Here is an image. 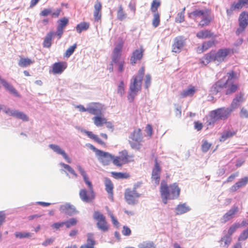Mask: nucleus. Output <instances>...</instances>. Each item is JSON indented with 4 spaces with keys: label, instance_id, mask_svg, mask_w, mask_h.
I'll list each match as a JSON object with an SVG mask.
<instances>
[{
    "label": "nucleus",
    "instance_id": "51",
    "mask_svg": "<svg viewBox=\"0 0 248 248\" xmlns=\"http://www.w3.org/2000/svg\"><path fill=\"white\" fill-rule=\"evenodd\" d=\"M117 93L122 96L124 93V84L123 81H121L118 86Z\"/></svg>",
    "mask_w": 248,
    "mask_h": 248
},
{
    "label": "nucleus",
    "instance_id": "58",
    "mask_svg": "<svg viewBox=\"0 0 248 248\" xmlns=\"http://www.w3.org/2000/svg\"><path fill=\"white\" fill-rule=\"evenodd\" d=\"M248 238V229L244 231L240 235L238 240L243 241Z\"/></svg>",
    "mask_w": 248,
    "mask_h": 248
},
{
    "label": "nucleus",
    "instance_id": "28",
    "mask_svg": "<svg viewBox=\"0 0 248 248\" xmlns=\"http://www.w3.org/2000/svg\"><path fill=\"white\" fill-rule=\"evenodd\" d=\"M190 210V207L186 203L179 204L175 208L176 213L177 215H181L186 213Z\"/></svg>",
    "mask_w": 248,
    "mask_h": 248
},
{
    "label": "nucleus",
    "instance_id": "18",
    "mask_svg": "<svg viewBox=\"0 0 248 248\" xmlns=\"http://www.w3.org/2000/svg\"><path fill=\"white\" fill-rule=\"evenodd\" d=\"M210 14V11L207 9H196L194 11L189 14L188 16L190 18H194L196 17L202 18L203 16H205L207 15Z\"/></svg>",
    "mask_w": 248,
    "mask_h": 248
},
{
    "label": "nucleus",
    "instance_id": "45",
    "mask_svg": "<svg viewBox=\"0 0 248 248\" xmlns=\"http://www.w3.org/2000/svg\"><path fill=\"white\" fill-rule=\"evenodd\" d=\"M63 225H65L67 228L75 226L77 223V220L75 218H71L69 219L63 221Z\"/></svg>",
    "mask_w": 248,
    "mask_h": 248
},
{
    "label": "nucleus",
    "instance_id": "31",
    "mask_svg": "<svg viewBox=\"0 0 248 248\" xmlns=\"http://www.w3.org/2000/svg\"><path fill=\"white\" fill-rule=\"evenodd\" d=\"M106 190L110 195V198L112 199L113 185L110 179L106 178L105 179Z\"/></svg>",
    "mask_w": 248,
    "mask_h": 248
},
{
    "label": "nucleus",
    "instance_id": "60",
    "mask_svg": "<svg viewBox=\"0 0 248 248\" xmlns=\"http://www.w3.org/2000/svg\"><path fill=\"white\" fill-rule=\"evenodd\" d=\"M81 131L85 134H86L90 138L95 140V139L97 138V136L93 134V133L91 131H88L85 130H81Z\"/></svg>",
    "mask_w": 248,
    "mask_h": 248
},
{
    "label": "nucleus",
    "instance_id": "56",
    "mask_svg": "<svg viewBox=\"0 0 248 248\" xmlns=\"http://www.w3.org/2000/svg\"><path fill=\"white\" fill-rule=\"evenodd\" d=\"M87 243L92 245L93 244V247L95 244V241L93 238V234L92 233H89L87 234Z\"/></svg>",
    "mask_w": 248,
    "mask_h": 248
},
{
    "label": "nucleus",
    "instance_id": "1",
    "mask_svg": "<svg viewBox=\"0 0 248 248\" xmlns=\"http://www.w3.org/2000/svg\"><path fill=\"white\" fill-rule=\"evenodd\" d=\"M160 191L162 202L166 204L168 200H173L178 197L180 189L176 183L168 186L166 182L163 180L161 182Z\"/></svg>",
    "mask_w": 248,
    "mask_h": 248
},
{
    "label": "nucleus",
    "instance_id": "64",
    "mask_svg": "<svg viewBox=\"0 0 248 248\" xmlns=\"http://www.w3.org/2000/svg\"><path fill=\"white\" fill-rule=\"evenodd\" d=\"M131 230L130 228L127 227L126 226H124L123 227V229L122 230V233L125 236H129L131 234Z\"/></svg>",
    "mask_w": 248,
    "mask_h": 248
},
{
    "label": "nucleus",
    "instance_id": "40",
    "mask_svg": "<svg viewBox=\"0 0 248 248\" xmlns=\"http://www.w3.org/2000/svg\"><path fill=\"white\" fill-rule=\"evenodd\" d=\"M153 19L152 20V25L154 27H157L160 22V15L158 12L153 13Z\"/></svg>",
    "mask_w": 248,
    "mask_h": 248
},
{
    "label": "nucleus",
    "instance_id": "4",
    "mask_svg": "<svg viewBox=\"0 0 248 248\" xmlns=\"http://www.w3.org/2000/svg\"><path fill=\"white\" fill-rule=\"evenodd\" d=\"M93 218L96 221L97 228L103 232H107L109 229V225L106 221V217L100 212L95 211Z\"/></svg>",
    "mask_w": 248,
    "mask_h": 248
},
{
    "label": "nucleus",
    "instance_id": "17",
    "mask_svg": "<svg viewBox=\"0 0 248 248\" xmlns=\"http://www.w3.org/2000/svg\"><path fill=\"white\" fill-rule=\"evenodd\" d=\"M48 146L56 154L62 155L67 161V162L68 163H71V158L68 156L64 150L62 149L59 145L54 144H50L48 145Z\"/></svg>",
    "mask_w": 248,
    "mask_h": 248
},
{
    "label": "nucleus",
    "instance_id": "5",
    "mask_svg": "<svg viewBox=\"0 0 248 248\" xmlns=\"http://www.w3.org/2000/svg\"><path fill=\"white\" fill-rule=\"evenodd\" d=\"M228 78L226 82L223 84L224 88H227L226 93L229 94L234 93L237 89V85L234 84L235 79L234 73L233 72L227 74Z\"/></svg>",
    "mask_w": 248,
    "mask_h": 248
},
{
    "label": "nucleus",
    "instance_id": "42",
    "mask_svg": "<svg viewBox=\"0 0 248 248\" xmlns=\"http://www.w3.org/2000/svg\"><path fill=\"white\" fill-rule=\"evenodd\" d=\"M127 15L123 10L122 5H120L117 11V18L122 21L126 18Z\"/></svg>",
    "mask_w": 248,
    "mask_h": 248
},
{
    "label": "nucleus",
    "instance_id": "37",
    "mask_svg": "<svg viewBox=\"0 0 248 248\" xmlns=\"http://www.w3.org/2000/svg\"><path fill=\"white\" fill-rule=\"evenodd\" d=\"M139 248H156L155 245L152 241H143L138 245Z\"/></svg>",
    "mask_w": 248,
    "mask_h": 248
},
{
    "label": "nucleus",
    "instance_id": "12",
    "mask_svg": "<svg viewBox=\"0 0 248 248\" xmlns=\"http://www.w3.org/2000/svg\"><path fill=\"white\" fill-rule=\"evenodd\" d=\"M98 154L96 156L98 159L103 164V165H108L113 159V156L108 152L103 151H98Z\"/></svg>",
    "mask_w": 248,
    "mask_h": 248
},
{
    "label": "nucleus",
    "instance_id": "13",
    "mask_svg": "<svg viewBox=\"0 0 248 248\" xmlns=\"http://www.w3.org/2000/svg\"><path fill=\"white\" fill-rule=\"evenodd\" d=\"M238 211V207L236 206H232L220 218V221L222 223H225L234 217L235 214Z\"/></svg>",
    "mask_w": 248,
    "mask_h": 248
},
{
    "label": "nucleus",
    "instance_id": "21",
    "mask_svg": "<svg viewBox=\"0 0 248 248\" xmlns=\"http://www.w3.org/2000/svg\"><path fill=\"white\" fill-rule=\"evenodd\" d=\"M248 183V177L245 176L240 179L234 185L231 187V191L234 192L238 189L244 187Z\"/></svg>",
    "mask_w": 248,
    "mask_h": 248
},
{
    "label": "nucleus",
    "instance_id": "63",
    "mask_svg": "<svg viewBox=\"0 0 248 248\" xmlns=\"http://www.w3.org/2000/svg\"><path fill=\"white\" fill-rule=\"evenodd\" d=\"M118 67V71L120 72H123L124 70V60H121L120 61L118 62L117 63H116Z\"/></svg>",
    "mask_w": 248,
    "mask_h": 248
},
{
    "label": "nucleus",
    "instance_id": "27",
    "mask_svg": "<svg viewBox=\"0 0 248 248\" xmlns=\"http://www.w3.org/2000/svg\"><path fill=\"white\" fill-rule=\"evenodd\" d=\"M119 157H120V158L122 160V162L125 164L132 161V159L133 158V155H128L126 150H124L120 153Z\"/></svg>",
    "mask_w": 248,
    "mask_h": 248
},
{
    "label": "nucleus",
    "instance_id": "29",
    "mask_svg": "<svg viewBox=\"0 0 248 248\" xmlns=\"http://www.w3.org/2000/svg\"><path fill=\"white\" fill-rule=\"evenodd\" d=\"M238 20L239 25L247 27L248 25V13L246 12H242L239 16Z\"/></svg>",
    "mask_w": 248,
    "mask_h": 248
},
{
    "label": "nucleus",
    "instance_id": "30",
    "mask_svg": "<svg viewBox=\"0 0 248 248\" xmlns=\"http://www.w3.org/2000/svg\"><path fill=\"white\" fill-rule=\"evenodd\" d=\"M235 134L236 132L234 131L225 130L222 132L219 140L221 142H224L228 139L233 136Z\"/></svg>",
    "mask_w": 248,
    "mask_h": 248
},
{
    "label": "nucleus",
    "instance_id": "24",
    "mask_svg": "<svg viewBox=\"0 0 248 248\" xmlns=\"http://www.w3.org/2000/svg\"><path fill=\"white\" fill-rule=\"evenodd\" d=\"M196 91V90L194 86H189L187 88L183 90L180 95L183 98L192 96L195 93Z\"/></svg>",
    "mask_w": 248,
    "mask_h": 248
},
{
    "label": "nucleus",
    "instance_id": "2",
    "mask_svg": "<svg viewBox=\"0 0 248 248\" xmlns=\"http://www.w3.org/2000/svg\"><path fill=\"white\" fill-rule=\"evenodd\" d=\"M144 68L142 67L138 71L137 75L133 77L131 80L129 87V92L128 95V99L130 102H132L137 93L140 90L143 76L144 75Z\"/></svg>",
    "mask_w": 248,
    "mask_h": 248
},
{
    "label": "nucleus",
    "instance_id": "14",
    "mask_svg": "<svg viewBox=\"0 0 248 248\" xmlns=\"http://www.w3.org/2000/svg\"><path fill=\"white\" fill-rule=\"evenodd\" d=\"M160 172L161 168L156 160L155 167L152 170L151 177L152 182L154 183L155 186H157L159 184Z\"/></svg>",
    "mask_w": 248,
    "mask_h": 248
},
{
    "label": "nucleus",
    "instance_id": "59",
    "mask_svg": "<svg viewBox=\"0 0 248 248\" xmlns=\"http://www.w3.org/2000/svg\"><path fill=\"white\" fill-rule=\"evenodd\" d=\"M211 144L208 142L207 141H204L202 145V150L203 152H206L209 149Z\"/></svg>",
    "mask_w": 248,
    "mask_h": 248
},
{
    "label": "nucleus",
    "instance_id": "8",
    "mask_svg": "<svg viewBox=\"0 0 248 248\" xmlns=\"http://www.w3.org/2000/svg\"><path fill=\"white\" fill-rule=\"evenodd\" d=\"M87 112L95 115H101L104 110V106L99 103H91L87 106Z\"/></svg>",
    "mask_w": 248,
    "mask_h": 248
},
{
    "label": "nucleus",
    "instance_id": "43",
    "mask_svg": "<svg viewBox=\"0 0 248 248\" xmlns=\"http://www.w3.org/2000/svg\"><path fill=\"white\" fill-rule=\"evenodd\" d=\"M223 87H224L223 85H222L219 82H217L213 85L211 88V91L213 94H216L217 93L220 91L221 89Z\"/></svg>",
    "mask_w": 248,
    "mask_h": 248
},
{
    "label": "nucleus",
    "instance_id": "36",
    "mask_svg": "<svg viewBox=\"0 0 248 248\" xmlns=\"http://www.w3.org/2000/svg\"><path fill=\"white\" fill-rule=\"evenodd\" d=\"M33 63V61L29 58H21L18 61V65L22 67H25Z\"/></svg>",
    "mask_w": 248,
    "mask_h": 248
},
{
    "label": "nucleus",
    "instance_id": "26",
    "mask_svg": "<svg viewBox=\"0 0 248 248\" xmlns=\"http://www.w3.org/2000/svg\"><path fill=\"white\" fill-rule=\"evenodd\" d=\"M215 44L214 41L210 40L207 42H205L202 44V46H199L197 48V52L198 53H202L203 51L207 50L209 48L213 46Z\"/></svg>",
    "mask_w": 248,
    "mask_h": 248
},
{
    "label": "nucleus",
    "instance_id": "22",
    "mask_svg": "<svg viewBox=\"0 0 248 248\" xmlns=\"http://www.w3.org/2000/svg\"><path fill=\"white\" fill-rule=\"evenodd\" d=\"M66 66L64 62H55L53 65L52 72L55 74H60L66 68Z\"/></svg>",
    "mask_w": 248,
    "mask_h": 248
},
{
    "label": "nucleus",
    "instance_id": "10",
    "mask_svg": "<svg viewBox=\"0 0 248 248\" xmlns=\"http://www.w3.org/2000/svg\"><path fill=\"white\" fill-rule=\"evenodd\" d=\"M231 50L229 48L219 49L217 52L213 53L214 55V62L218 64L223 62L227 56L231 53Z\"/></svg>",
    "mask_w": 248,
    "mask_h": 248
},
{
    "label": "nucleus",
    "instance_id": "61",
    "mask_svg": "<svg viewBox=\"0 0 248 248\" xmlns=\"http://www.w3.org/2000/svg\"><path fill=\"white\" fill-rule=\"evenodd\" d=\"M185 19V16L183 13H179L176 18L175 21L178 23H181L184 21Z\"/></svg>",
    "mask_w": 248,
    "mask_h": 248
},
{
    "label": "nucleus",
    "instance_id": "23",
    "mask_svg": "<svg viewBox=\"0 0 248 248\" xmlns=\"http://www.w3.org/2000/svg\"><path fill=\"white\" fill-rule=\"evenodd\" d=\"M77 167L78 170L80 174L82 176L85 183L88 185L89 189H93V187L92 183L89 181V178L84 170L79 165H77Z\"/></svg>",
    "mask_w": 248,
    "mask_h": 248
},
{
    "label": "nucleus",
    "instance_id": "49",
    "mask_svg": "<svg viewBox=\"0 0 248 248\" xmlns=\"http://www.w3.org/2000/svg\"><path fill=\"white\" fill-rule=\"evenodd\" d=\"M160 5V2L159 0H154L151 4V11L153 13L157 12V8Z\"/></svg>",
    "mask_w": 248,
    "mask_h": 248
},
{
    "label": "nucleus",
    "instance_id": "25",
    "mask_svg": "<svg viewBox=\"0 0 248 248\" xmlns=\"http://www.w3.org/2000/svg\"><path fill=\"white\" fill-rule=\"evenodd\" d=\"M129 138L132 140L135 141L137 142H140L142 141V136L140 129H135L133 132L131 133Z\"/></svg>",
    "mask_w": 248,
    "mask_h": 248
},
{
    "label": "nucleus",
    "instance_id": "7",
    "mask_svg": "<svg viewBox=\"0 0 248 248\" xmlns=\"http://www.w3.org/2000/svg\"><path fill=\"white\" fill-rule=\"evenodd\" d=\"M4 112L9 116L20 119L24 122H28L29 120V118L27 115L18 110L12 109L10 108H4Z\"/></svg>",
    "mask_w": 248,
    "mask_h": 248
},
{
    "label": "nucleus",
    "instance_id": "47",
    "mask_svg": "<svg viewBox=\"0 0 248 248\" xmlns=\"http://www.w3.org/2000/svg\"><path fill=\"white\" fill-rule=\"evenodd\" d=\"M58 22L59 24L57 28L63 30L68 23V19L66 17H63L59 20Z\"/></svg>",
    "mask_w": 248,
    "mask_h": 248
},
{
    "label": "nucleus",
    "instance_id": "62",
    "mask_svg": "<svg viewBox=\"0 0 248 248\" xmlns=\"http://www.w3.org/2000/svg\"><path fill=\"white\" fill-rule=\"evenodd\" d=\"M243 6V5L242 0H238L237 2L234 3L232 4V8L239 9L241 8Z\"/></svg>",
    "mask_w": 248,
    "mask_h": 248
},
{
    "label": "nucleus",
    "instance_id": "38",
    "mask_svg": "<svg viewBox=\"0 0 248 248\" xmlns=\"http://www.w3.org/2000/svg\"><path fill=\"white\" fill-rule=\"evenodd\" d=\"M89 27V24L87 22H81L77 25L76 27V30L79 33H81L82 31H86Z\"/></svg>",
    "mask_w": 248,
    "mask_h": 248
},
{
    "label": "nucleus",
    "instance_id": "41",
    "mask_svg": "<svg viewBox=\"0 0 248 248\" xmlns=\"http://www.w3.org/2000/svg\"><path fill=\"white\" fill-rule=\"evenodd\" d=\"M211 17L209 15H207L205 16L202 18V20L200 22L199 26L201 27H203L208 25L211 22Z\"/></svg>",
    "mask_w": 248,
    "mask_h": 248
},
{
    "label": "nucleus",
    "instance_id": "46",
    "mask_svg": "<svg viewBox=\"0 0 248 248\" xmlns=\"http://www.w3.org/2000/svg\"><path fill=\"white\" fill-rule=\"evenodd\" d=\"M111 173L112 176L116 179L127 178L129 177V175L126 173L112 171Z\"/></svg>",
    "mask_w": 248,
    "mask_h": 248
},
{
    "label": "nucleus",
    "instance_id": "44",
    "mask_svg": "<svg viewBox=\"0 0 248 248\" xmlns=\"http://www.w3.org/2000/svg\"><path fill=\"white\" fill-rule=\"evenodd\" d=\"M15 235L16 238L22 239L24 238H29L31 237L32 234L27 232H16L15 233Z\"/></svg>",
    "mask_w": 248,
    "mask_h": 248
},
{
    "label": "nucleus",
    "instance_id": "15",
    "mask_svg": "<svg viewBox=\"0 0 248 248\" xmlns=\"http://www.w3.org/2000/svg\"><path fill=\"white\" fill-rule=\"evenodd\" d=\"M0 82L2 84L5 89L10 93L14 95L16 97H20V95L19 94L16 90L14 87V86L8 81H7L5 79L1 78L0 76Z\"/></svg>",
    "mask_w": 248,
    "mask_h": 248
},
{
    "label": "nucleus",
    "instance_id": "35",
    "mask_svg": "<svg viewBox=\"0 0 248 248\" xmlns=\"http://www.w3.org/2000/svg\"><path fill=\"white\" fill-rule=\"evenodd\" d=\"M214 55L213 53H209L205 55L202 59L201 63L206 65L211 62H214Z\"/></svg>",
    "mask_w": 248,
    "mask_h": 248
},
{
    "label": "nucleus",
    "instance_id": "9",
    "mask_svg": "<svg viewBox=\"0 0 248 248\" xmlns=\"http://www.w3.org/2000/svg\"><path fill=\"white\" fill-rule=\"evenodd\" d=\"M186 39L182 36L175 37L172 45V51L175 53H180L186 44Z\"/></svg>",
    "mask_w": 248,
    "mask_h": 248
},
{
    "label": "nucleus",
    "instance_id": "33",
    "mask_svg": "<svg viewBox=\"0 0 248 248\" xmlns=\"http://www.w3.org/2000/svg\"><path fill=\"white\" fill-rule=\"evenodd\" d=\"M243 94H239L236 96V97L233 99L232 104L231 108L233 109L235 108H236L243 101Z\"/></svg>",
    "mask_w": 248,
    "mask_h": 248
},
{
    "label": "nucleus",
    "instance_id": "53",
    "mask_svg": "<svg viewBox=\"0 0 248 248\" xmlns=\"http://www.w3.org/2000/svg\"><path fill=\"white\" fill-rule=\"evenodd\" d=\"M239 227L240 224L238 223H235L232 225L228 230V235L231 236Z\"/></svg>",
    "mask_w": 248,
    "mask_h": 248
},
{
    "label": "nucleus",
    "instance_id": "52",
    "mask_svg": "<svg viewBox=\"0 0 248 248\" xmlns=\"http://www.w3.org/2000/svg\"><path fill=\"white\" fill-rule=\"evenodd\" d=\"M121 56V53H116V52H113L112 56V62H113L114 63H117V62H119L121 60L120 59Z\"/></svg>",
    "mask_w": 248,
    "mask_h": 248
},
{
    "label": "nucleus",
    "instance_id": "39",
    "mask_svg": "<svg viewBox=\"0 0 248 248\" xmlns=\"http://www.w3.org/2000/svg\"><path fill=\"white\" fill-rule=\"evenodd\" d=\"M54 33L52 32H50L49 33H48L46 36L43 45L44 47H49L51 45V40L52 38V36L53 35Z\"/></svg>",
    "mask_w": 248,
    "mask_h": 248
},
{
    "label": "nucleus",
    "instance_id": "57",
    "mask_svg": "<svg viewBox=\"0 0 248 248\" xmlns=\"http://www.w3.org/2000/svg\"><path fill=\"white\" fill-rule=\"evenodd\" d=\"M151 83V77L150 75L147 74L145 76L144 84L146 89H148L150 86Z\"/></svg>",
    "mask_w": 248,
    "mask_h": 248
},
{
    "label": "nucleus",
    "instance_id": "3",
    "mask_svg": "<svg viewBox=\"0 0 248 248\" xmlns=\"http://www.w3.org/2000/svg\"><path fill=\"white\" fill-rule=\"evenodd\" d=\"M233 109L231 108H221L211 111L207 117L208 125L214 124L219 120H225L230 115Z\"/></svg>",
    "mask_w": 248,
    "mask_h": 248
},
{
    "label": "nucleus",
    "instance_id": "34",
    "mask_svg": "<svg viewBox=\"0 0 248 248\" xmlns=\"http://www.w3.org/2000/svg\"><path fill=\"white\" fill-rule=\"evenodd\" d=\"M213 33L210 31L205 30L199 31L197 34V37L199 39H205L211 37Z\"/></svg>",
    "mask_w": 248,
    "mask_h": 248
},
{
    "label": "nucleus",
    "instance_id": "48",
    "mask_svg": "<svg viewBox=\"0 0 248 248\" xmlns=\"http://www.w3.org/2000/svg\"><path fill=\"white\" fill-rule=\"evenodd\" d=\"M232 240L231 236L229 235H226L221 239V244L223 245V243H224V247L226 248L230 245Z\"/></svg>",
    "mask_w": 248,
    "mask_h": 248
},
{
    "label": "nucleus",
    "instance_id": "50",
    "mask_svg": "<svg viewBox=\"0 0 248 248\" xmlns=\"http://www.w3.org/2000/svg\"><path fill=\"white\" fill-rule=\"evenodd\" d=\"M76 47V44H75L73 46H70L65 51L64 54L65 56L67 58L69 57L73 53Z\"/></svg>",
    "mask_w": 248,
    "mask_h": 248
},
{
    "label": "nucleus",
    "instance_id": "6",
    "mask_svg": "<svg viewBox=\"0 0 248 248\" xmlns=\"http://www.w3.org/2000/svg\"><path fill=\"white\" fill-rule=\"evenodd\" d=\"M140 195L138 193L135 189L131 190L127 189L125 191L124 198L128 204L134 205L138 202V198Z\"/></svg>",
    "mask_w": 248,
    "mask_h": 248
},
{
    "label": "nucleus",
    "instance_id": "54",
    "mask_svg": "<svg viewBox=\"0 0 248 248\" xmlns=\"http://www.w3.org/2000/svg\"><path fill=\"white\" fill-rule=\"evenodd\" d=\"M123 45H124V43L121 40L116 45V46L115 47V48L114 49L113 52L121 53Z\"/></svg>",
    "mask_w": 248,
    "mask_h": 248
},
{
    "label": "nucleus",
    "instance_id": "55",
    "mask_svg": "<svg viewBox=\"0 0 248 248\" xmlns=\"http://www.w3.org/2000/svg\"><path fill=\"white\" fill-rule=\"evenodd\" d=\"M112 160L113 161V163L117 166L120 167L123 164H124V163L122 162V160L120 158V157L119 156H116V157H114L113 156V159Z\"/></svg>",
    "mask_w": 248,
    "mask_h": 248
},
{
    "label": "nucleus",
    "instance_id": "11",
    "mask_svg": "<svg viewBox=\"0 0 248 248\" xmlns=\"http://www.w3.org/2000/svg\"><path fill=\"white\" fill-rule=\"evenodd\" d=\"M79 197L81 200L85 202H90L92 201L95 197L93 189H81L79 191Z\"/></svg>",
    "mask_w": 248,
    "mask_h": 248
},
{
    "label": "nucleus",
    "instance_id": "32",
    "mask_svg": "<svg viewBox=\"0 0 248 248\" xmlns=\"http://www.w3.org/2000/svg\"><path fill=\"white\" fill-rule=\"evenodd\" d=\"M94 124L97 127L101 126L104 124L106 123L105 118L102 117L101 115H97L92 118Z\"/></svg>",
    "mask_w": 248,
    "mask_h": 248
},
{
    "label": "nucleus",
    "instance_id": "20",
    "mask_svg": "<svg viewBox=\"0 0 248 248\" xmlns=\"http://www.w3.org/2000/svg\"><path fill=\"white\" fill-rule=\"evenodd\" d=\"M102 4L98 0L96 1L94 5L93 17L95 21L98 22L101 18Z\"/></svg>",
    "mask_w": 248,
    "mask_h": 248
},
{
    "label": "nucleus",
    "instance_id": "19",
    "mask_svg": "<svg viewBox=\"0 0 248 248\" xmlns=\"http://www.w3.org/2000/svg\"><path fill=\"white\" fill-rule=\"evenodd\" d=\"M143 49L140 48V49H136L132 53L130 58V63L135 64L138 61L140 60L143 56Z\"/></svg>",
    "mask_w": 248,
    "mask_h": 248
},
{
    "label": "nucleus",
    "instance_id": "16",
    "mask_svg": "<svg viewBox=\"0 0 248 248\" xmlns=\"http://www.w3.org/2000/svg\"><path fill=\"white\" fill-rule=\"evenodd\" d=\"M60 210L61 213L69 216H72L76 214L77 211L74 205L69 203H66L61 205L60 207Z\"/></svg>",
    "mask_w": 248,
    "mask_h": 248
}]
</instances>
